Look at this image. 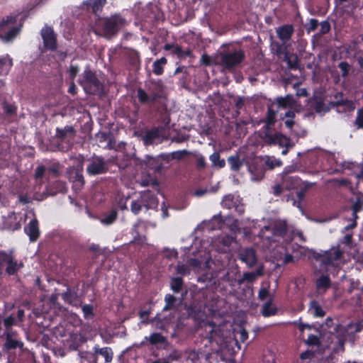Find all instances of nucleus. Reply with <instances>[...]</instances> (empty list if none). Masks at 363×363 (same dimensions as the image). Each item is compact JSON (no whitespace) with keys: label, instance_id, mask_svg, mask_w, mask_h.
<instances>
[{"label":"nucleus","instance_id":"1","mask_svg":"<svg viewBox=\"0 0 363 363\" xmlns=\"http://www.w3.org/2000/svg\"><path fill=\"white\" fill-rule=\"evenodd\" d=\"M125 24V18L117 13L110 17L99 18L95 22L94 33L107 40H111L117 36Z\"/></svg>","mask_w":363,"mask_h":363},{"label":"nucleus","instance_id":"2","mask_svg":"<svg viewBox=\"0 0 363 363\" xmlns=\"http://www.w3.org/2000/svg\"><path fill=\"white\" fill-rule=\"evenodd\" d=\"M147 89L148 93L141 87L137 89V97L142 105H154L166 98L161 79H150Z\"/></svg>","mask_w":363,"mask_h":363},{"label":"nucleus","instance_id":"3","mask_svg":"<svg viewBox=\"0 0 363 363\" xmlns=\"http://www.w3.org/2000/svg\"><path fill=\"white\" fill-rule=\"evenodd\" d=\"M79 84L87 94L101 96L104 93L103 82L99 79L96 72L91 70L89 67L84 70Z\"/></svg>","mask_w":363,"mask_h":363},{"label":"nucleus","instance_id":"4","mask_svg":"<svg viewBox=\"0 0 363 363\" xmlns=\"http://www.w3.org/2000/svg\"><path fill=\"white\" fill-rule=\"evenodd\" d=\"M75 134L76 131L71 125L57 128L55 145L57 150L61 152H68L70 150L73 146Z\"/></svg>","mask_w":363,"mask_h":363},{"label":"nucleus","instance_id":"5","mask_svg":"<svg viewBox=\"0 0 363 363\" xmlns=\"http://www.w3.org/2000/svg\"><path fill=\"white\" fill-rule=\"evenodd\" d=\"M24 264L18 262L12 251L0 250V275L4 272L9 276L16 274Z\"/></svg>","mask_w":363,"mask_h":363},{"label":"nucleus","instance_id":"6","mask_svg":"<svg viewBox=\"0 0 363 363\" xmlns=\"http://www.w3.org/2000/svg\"><path fill=\"white\" fill-rule=\"evenodd\" d=\"M260 138L266 145L269 146L277 145L281 147H293L294 146L291 138L281 133L272 134L269 131H264Z\"/></svg>","mask_w":363,"mask_h":363},{"label":"nucleus","instance_id":"7","mask_svg":"<svg viewBox=\"0 0 363 363\" xmlns=\"http://www.w3.org/2000/svg\"><path fill=\"white\" fill-rule=\"evenodd\" d=\"M245 52L242 50H234L223 54L220 57L221 65L227 69H232L245 60Z\"/></svg>","mask_w":363,"mask_h":363},{"label":"nucleus","instance_id":"8","mask_svg":"<svg viewBox=\"0 0 363 363\" xmlns=\"http://www.w3.org/2000/svg\"><path fill=\"white\" fill-rule=\"evenodd\" d=\"M1 337L4 340L3 344L4 351H11L23 347L24 344L17 330L4 332Z\"/></svg>","mask_w":363,"mask_h":363},{"label":"nucleus","instance_id":"9","mask_svg":"<svg viewBox=\"0 0 363 363\" xmlns=\"http://www.w3.org/2000/svg\"><path fill=\"white\" fill-rule=\"evenodd\" d=\"M342 255L343 252L337 245L323 252L315 253L313 257L316 261L320 262L323 265H330L332 264L334 261L340 259Z\"/></svg>","mask_w":363,"mask_h":363},{"label":"nucleus","instance_id":"10","mask_svg":"<svg viewBox=\"0 0 363 363\" xmlns=\"http://www.w3.org/2000/svg\"><path fill=\"white\" fill-rule=\"evenodd\" d=\"M89 160L90 163L86 167L88 175L96 176L106 174L108 172L107 164L103 157L94 155Z\"/></svg>","mask_w":363,"mask_h":363},{"label":"nucleus","instance_id":"11","mask_svg":"<svg viewBox=\"0 0 363 363\" xmlns=\"http://www.w3.org/2000/svg\"><path fill=\"white\" fill-rule=\"evenodd\" d=\"M40 35L45 50L55 51L57 48V35L52 27L45 26L42 28Z\"/></svg>","mask_w":363,"mask_h":363},{"label":"nucleus","instance_id":"12","mask_svg":"<svg viewBox=\"0 0 363 363\" xmlns=\"http://www.w3.org/2000/svg\"><path fill=\"white\" fill-rule=\"evenodd\" d=\"M221 204L223 208L233 210L239 216L245 212V205L238 196H235L233 194L225 195L222 200Z\"/></svg>","mask_w":363,"mask_h":363},{"label":"nucleus","instance_id":"13","mask_svg":"<svg viewBox=\"0 0 363 363\" xmlns=\"http://www.w3.org/2000/svg\"><path fill=\"white\" fill-rule=\"evenodd\" d=\"M143 12L144 16L149 18L153 23L163 22L164 20V13L160 7L155 4H147L143 10Z\"/></svg>","mask_w":363,"mask_h":363},{"label":"nucleus","instance_id":"14","mask_svg":"<svg viewBox=\"0 0 363 363\" xmlns=\"http://www.w3.org/2000/svg\"><path fill=\"white\" fill-rule=\"evenodd\" d=\"M209 330H207V339L210 343L215 342L216 345L220 344L224 339L223 333L220 328V326H218L216 324L211 323L208 325Z\"/></svg>","mask_w":363,"mask_h":363},{"label":"nucleus","instance_id":"15","mask_svg":"<svg viewBox=\"0 0 363 363\" xmlns=\"http://www.w3.org/2000/svg\"><path fill=\"white\" fill-rule=\"evenodd\" d=\"M239 259L249 267H254L257 262V253L252 247L242 249L239 253Z\"/></svg>","mask_w":363,"mask_h":363},{"label":"nucleus","instance_id":"16","mask_svg":"<svg viewBox=\"0 0 363 363\" xmlns=\"http://www.w3.org/2000/svg\"><path fill=\"white\" fill-rule=\"evenodd\" d=\"M24 233L29 237L30 242H34L37 241L40 235L38 220L36 218L31 220L25 225Z\"/></svg>","mask_w":363,"mask_h":363},{"label":"nucleus","instance_id":"17","mask_svg":"<svg viewBox=\"0 0 363 363\" xmlns=\"http://www.w3.org/2000/svg\"><path fill=\"white\" fill-rule=\"evenodd\" d=\"M139 198L144 207L147 210L155 208L158 206L157 197L150 190L141 192Z\"/></svg>","mask_w":363,"mask_h":363},{"label":"nucleus","instance_id":"18","mask_svg":"<svg viewBox=\"0 0 363 363\" xmlns=\"http://www.w3.org/2000/svg\"><path fill=\"white\" fill-rule=\"evenodd\" d=\"M259 237L266 248H269L273 243L277 242L271 225H265L259 233Z\"/></svg>","mask_w":363,"mask_h":363},{"label":"nucleus","instance_id":"19","mask_svg":"<svg viewBox=\"0 0 363 363\" xmlns=\"http://www.w3.org/2000/svg\"><path fill=\"white\" fill-rule=\"evenodd\" d=\"M234 240V238L229 235L218 237L214 241L217 251L225 253L230 250V247Z\"/></svg>","mask_w":363,"mask_h":363},{"label":"nucleus","instance_id":"20","mask_svg":"<svg viewBox=\"0 0 363 363\" xmlns=\"http://www.w3.org/2000/svg\"><path fill=\"white\" fill-rule=\"evenodd\" d=\"M248 170L256 180H260L264 177L265 169L260 161L257 160H252L248 164Z\"/></svg>","mask_w":363,"mask_h":363},{"label":"nucleus","instance_id":"21","mask_svg":"<svg viewBox=\"0 0 363 363\" xmlns=\"http://www.w3.org/2000/svg\"><path fill=\"white\" fill-rule=\"evenodd\" d=\"M277 34L278 38L283 42L289 41L294 33V27L292 24H284L277 28Z\"/></svg>","mask_w":363,"mask_h":363},{"label":"nucleus","instance_id":"22","mask_svg":"<svg viewBox=\"0 0 363 363\" xmlns=\"http://www.w3.org/2000/svg\"><path fill=\"white\" fill-rule=\"evenodd\" d=\"M277 242H279L281 238H284L288 232L287 224L284 220H277L271 225Z\"/></svg>","mask_w":363,"mask_h":363},{"label":"nucleus","instance_id":"23","mask_svg":"<svg viewBox=\"0 0 363 363\" xmlns=\"http://www.w3.org/2000/svg\"><path fill=\"white\" fill-rule=\"evenodd\" d=\"M263 275V267H259L255 272H245L242 274V277L236 280L237 284L241 286L245 283V281L247 282H253L256 280V279Z\"/></svg>","mask_w":363,"mask_h":363},{"label":"nucleus","instance_id":"24","mask_svg":"<svg viewBox=\"0 0 363 363\" xmlns=\"http://www.w3.org/2000/svg\"><path fill=\"white\" fill-rule=\"evenodd\" d=\"M93 350L95 352L96 356L98 358L99 355L104 358L105 363H110L113 358V352L110 347H100L99 345H94Z\"/></svg>","mask_w":363,"mask_h":363},{"label":"nucleus","instance_id":"25","mask_svg":"<svg viewBox=\"0 0 363 363\" xmlns=\"http://www.w3.org/2000/svg\"><path fill=\"white\" fill-rule=\"evenodd\" d=\"M332 105L335 106L340 113L351 112L355 108L353 101L347 99L337 100L332 102Z\"/></svg>","mask_w":363,"mask_h":363},{"label":"nucleus","instance_id":"26","mask_svg":"<svg viewBox=\"0 0 363 363\" xmlns=\"http://www.w3.org/2000/svg\"><path fill=\"white\" fill-rule=\"evenodd\" d=\"M285 190H291L300 186L301 180L297 176L284 175L282 181Z\"/></svg>","mask_w":363,"mask_h":363},{"label":"nucleus","instance_id":"27","mask_svg":"<svg viewBox=\"0 0 363 363\" xmlns=\"http://www.w3.org/2000/svg\"><path fill=\"white\" fill-rule=\"evenodd\" d=\"M150 310L140 311L138 313L140 318L142 320L141 323L148 324L150 323L155 322L156 328L158 329H164L162 322L157 315L152 320H149L148 316L150 314Z\"/></svg>","mask_w":363,"mask_h":363},{"label":"nucleus","instance_id":"28","mask_svg":"<svg viewBox=\"0 0 363 363\" xmlns=\"http://www.w3.org/2000/svg\"><path fill=\"white\" fill-rule=\"evenodd\" d=\"M106 0H87L85 5L88 9H91L92 13L99 17L104 6L106 4Z\"/></svg>","mask_w":363,"mask_h":363},{"label":"nucleus","instance_id":"29","mask_svg":"<svg viewBox=\"0 0 363 363\" xmlns=\"http://www.w3.org/2000/svg\"><path fill=\"white\" fill-rule=\"evenodd\" d=\"M283 61L286 62L288 67L290 69H297L299 68V60L296 54L291 53L288 50L284 52Z\"/></svg>","mask_w":363,"mask_h":363},{"label":"nucleus","instance_id":"30","mask_svg":"<svg viewBox=\"0 0 363 363\" xmlns=\"http://www.w3.org/2000/svg\"><path fill=\"white\" fill-rule=\"evenodd\" d=\"M62 298L65 303L72 306H76V302L78 301L77 291L74 289L67 286V291L61 294Z\"/></svg>","mask_w":363,"mask_h":363},{"label":"nucleus","instance_id":"31","mask_svg":"<svg viewBox=\"0 0 363 363\" xmlns=\"http://www.w3.org/2000/svg\"><path fill=\"white\" fill-rule=\"evenodd\" d=\"M276 102L279 108H287L294 107L296 101L292 95L287 94L284 97H277L276 99Z\"/></svg>","mask_w":363,"mask_h":363},{"label":"nucleus","instance_id":"32","mask_svg":"<svg viewBox=\"0 0 363 363\" xmlns=\"http://www.w3.org/2000/svg\"><path fill=\"white\" fill-rule=\"evenodd\" d=\"M167 64V60L165 57L156 60L152 64V72L157 76L162 75L164 73V68Z\"/></svg>","mask_w":363,"mask_h":363},{"label":"nucleus","instance_id":"33","mask_svg":"<svg viewBox=\"0 0 363 363\" xmlns=\"http://www.w3.org/2000/svg\"><path fill=\"white\" fill-rule=\"evenodd\" d=\"M230 169L234 172H238L243 165L244 160H241L238 155H231L227 160Z\"/></svg>","mask_w":363,"mask_h":363},{"label":"nucleus","instance_id":"34","mask_svg":"<svg viewBox=\"0 0 363 363\" xmlns=\"http://www.w3.org/2000/svg\"><path fill=\"white\" fill-rule=\"evenodd\" d=\"M160 130L157 128H152L147 131L143 137L144 144L146 145H152L155 139L159 138Z\"/></svg>","mask_w":363,"mask_h":363},{"label":"nucleus","instance_id":"35","mask_svg":"<svg viewBox=\"0 0 363 363\" xmlns=\"http://www.w3.org/2000/svg\"><path fill=\"white\" fill-rule=\"evenodd\" d=\"M80 363H97V357L95 352L84 351L79 353Z\"/></svg>","mask_w":363,"mask_h":363},{"label":"nucleus","instance_id":"36","mask_svg":"<svg viewBox=\"0 0 363 363\" xmlns=\"http://www.w3.org/2000/svg\"><path fill=\"white\" fill-rule=\"evenodd\" d=\"M277 112V111H274L271 107H268L264 125V128L267 129L266 131H269L271 127L274 125Z\"/></svg>","mask_w":363,"mask_h":363},{"label":"nucleus","instance_id":"37","mask_svg":"<svg viewBox=\"0 0 363 363\" xmlns=\"http://www.w3.org/2000/svg\"><path fill=\"white\" fill-rule=\"evenodd\" d=\"M165 305L163 307V311H168L170 310L175 309L177 308V298L170 294H167L164 296Z\"/></svg>","mask_w":363,"mask_h":363},{"label":"nucleus","instance_id":"38","mask_svg":"<svg viewBox=\"0 0 363 363\" xmlns=\"http://www.w3.org/2000/svg\"><path fill=\"white\" fill-rule=\"evenodd\" d=\"M184 286V280L180 277H172L170 279V289L174 293H180Z\"/></svg>","mask_w":363,"mask_h":363},{"label":"nucleus","instance_id":"39","mask_svg":"<svg viewBox=\"0 0 363 363\" xmlns=\"http://www.w3.org/2000/svg\"><path fill=\"white\" fill-rule=\"evenodd\" d=\"M118 217V211L113 208L108 213L104 214V217L101 219V223L109 225L113 224Z\"/></svg>","mask_w":363,"mask_h":363},{"label":"nucleus","instance_id":"40","mask_svg":"<svg viewBox=\"0 0 363 363\" xmlns=\"http://www.w3.org/2000/svg\"><path fill=\"white\" fill-rule=\"evenodd\" d=\"M277 313V308L272 306V301L269 299L262 307V314L264 317L274 315Z\"/></svg>","mask_w":363,"mask_h":363},{"label":"nucleus","instance_id":"41","mask_svg":"<svg viewBox=\"0 0 363 363\" xmlns=\"http://www.w3.org/2000/svg\"><path fill=\"white\" fill-rule=\"evenodd\" d=\"M209 160L212 162V166L216 168H223L225 166V161L223 159L220 158V153L218 152H214L209 157Z\"/></svg>","mask_w":363,"mask_h":363},{"label":"nucleus","instance_id":"42","mask_svg":"<svg viewBox=\"0 0 363 363\" xmlns=\"http://www.w3.org/2000/svg\"><path fill=\"white\" fill-rule=\"evenodd\" d=\"M1 321L5 328L4 332L15 330L13 328V326L16 325L18 323L13 314L6 316L3 319L1 318Z\"/></svg>","mask_w":363,"mask_h":363},{"label":"nucleus","instance_id":"43","mask_svg":"<svg viewBox=\"0 0 363 363\" xmlns=\"http://www.w3.org/2000/svg\"><path fill=\"white\" fill-rule=\"evenodd\" d=\"M20 33V28L18 27H13L4 35H0V38L4 42H11L12 41L17 35Z\"/></svg>","mask_w":363,"mask_h":363},{"label":"nucleus","instance_id":"44","mask_svg":"<svg viewBox=\"0 0 363 363\" xmlns=\"http://www.w3.org/2000/svg\"><path fill=\"white\" fill-rule=\"evenodd\" d=\"M318 289H328L331 286V280L328 275H322L316 281Z\"/></svg>","mask_w":363,"mask_h":363},{"label":"nucleus","instance_id":"45","mask_svg":"<svg viewBox=\"0 0 363 363\" xmlns=\"http://www.w3.org/2000/svg\"><path fill=\"white\" fill-rule=\"evenodd\" d=\"M73 184L76 189H80L83 187L85 183L84 176L82 171L77 170L73 176Z\"/></svg>","mask_w":363,"mask_h":363},{"label":"nucleus","instance_id":"46","mask_svg":"<svg viewBox=\"0 0 363 363\" xmlns=\"http://www.w3.org/2000/svg\"><path fill=\"white\" fill-rule=\"evenodd\" d=\"M12 66V60L6 57L0 58V75L6 74Z\"/></svg>","mask_w":363,"mask_h":363},{"label":"nucleus","instance_id":"47","mask_svg":"<svg viewBox=\"0 0 363 363\" xmlns=\"http://www.w3.org/2000/svg\"><path fill=\"white\" fill-rule=\"evenodd\" d=\"M264 164L269 169H273L276 167H281L283 162L280 159H277L273 156H267Z\"/></svg>","mask_w":363,"mask_h":363},{"label":"nucleus","instance_id":"48","mask_svg":"<svg viewBox=\"0 0 363 363\" xmlns=\"http://www.w3.org/2000/svg\"><path fill=\"white\" fill-rule=\"evenodd\" d=\"M149 341L151 345H155L157 344H164L167 340L162 334L159 333H153L150 335Z\"/></svg>","mask_w":363,"mask_h":363},{"label":"nucleus","instance_id":"49","mask_svg":"<svg viewBox=\"0 0 363 363\" xmlns=\"http://www.w3.org/2000/svg\"><path fill=\"white\" fill-rule=\"evenodd\" d=\"M17 18L14 16H7L1 18L0 20V31L4 29L9 25L15 24Z\"/></svg>","mask_w":363,"mask_h":363},{"label":"nucleus","instance_id":"50","mask_svg":"<svg viewBox=\"0 0 363 363\" xmlns=\"http://www.w3.org/2000/svg\"><path fill=\"white\" fill-rule=\"evenodd\" d=\"M347 329L350 330L352 333L362 332L363 330V320L350 323L347 325Z\"/></svg>","mask_w":363,"mask_h":363},{"label":"nucleus","instance_id":"51","mask_svg":"<svg viewBox=\"0 0 363 363\" xmlns=\"http://www.w3.org/2000/svg\"><path fill=\"white\" fill-rule=\"evenodd\" d=\"M84 318L86 320L92 319L94 317V306L91 304H84L82 306Z\"/></svg>","mask_w":363,"mask_h":363},{"label":"nucleus","instance_id":"52","mask_svg":"<svg viewBox=\"0 0 363 363\" xmlns=\"http://www.w3.org/2000/svg\"><path fill=\"white\" fill-rule=\"evenodd\" d=\"M311 308L313 309L314 316L315 317H323L325 315V312L319 305V303L313 300L311 302Z\"/></svg>","mask_w":363,"mask_h":363},{"label":"nucleus","instance_id":"53","mask_svg":"<svg viewBox=\"0 0 363 363\" xmlns=\"http://www.w3.org/2000/svg\"><path fill=\"white\" fill-rule=\"evenodd\" d=\"M143 207H144V206L139 198L137 200L132 201L130 204V211L135 215H138L141 211Z\"/></svg>","mask_w":363,"mask_h":363},{"label":"nucleus","instance_id":"54","mask_svg":"<svg viewBox=\"0 0 363 363\" xmlns=\"http://www.w3.org/2000/svg\"><path fill=\"white\" fill-rule=\"evenodd\" d=\"M357 129H363V108H359L357 111V116L354 121Z\"/></svg>","mask_w":363,"mask_h":363},{"label":"nucleus","instance_id":"55","mask_svg":"<svg viewBox=\"0 0 363 363\" xmlns=\"http://www.w3.org/2000/svg\"><path fill=\"white\" fill-rule=\"evenodd\" d=\"M313 108L317 113H320L322 111H327L325 108V104L321 99H315L313 104Z\"/></svg>","mask_w":363,"mask_h":363},{"label":"nucleus","instance_id":"56","mask_svg":"<svg viewBox=\"0 0 363 363\" xmlns=\"http://www.w3.org/2000/svg\"><path fill=\"white\" fill-rule=\"evenodd\" d=\"M46 171V167L44 165H38L35 169L34 178L36 181L41 180Z\"/></svg>","mask_w":363,"mask_h":363},{"label":"nucleus","instance_id":"57","mask_svg":"<svg viewBox=\"0 0 363 363\" xmlns=\"http://www.w3.org/2000/svg\"><path fill=\"white\" fill-rule=\"evenodd\" d=\"M306 344L308 346H319L320 345V341L317 335L311 334L306 340Z\"/></svg>","mask_w":363,"mask_h":363},{"label":"nucleus","instance_id":"58","mask_svg":"<svg viewBox=\"0 0 363 363\" xmlns=\"http://www.w3.org/2000/svg\"><path fill=\"white\" fill-rule=\"evenodd\" d=\"M338 67L340 69L342 72V77H346L350 72V65L349 63L346 61H342L339 63Z\"/></svg>","mask_w":363,"mask_h":363},{"label":"nucleus","instance_id":"59","mask_svg":"<svg viewBox=\"0 0 363 363\" xmlns=\"http://www.w3.org/2000/svg\"><path fill=\"white\" fill-rule=\"evenodd\" d=\"M189 154L186 150L174 151L172 153V157L175 160H182Z\"/></svg>","mask_w":363,"mask_h":363},{"label":"nucleus","instance_id":"60","mask_svg":"<svg viewBox=\"0 0 363 363\" xmlns=\"http://www.w3.org/2000/svg\"><path fill=\"white\" fill-rule=\"evenodd\" d=\"M234 101L235 108L239 111L244 107L245 99L244 96H237L234 98ZM238 113H239V111H238Z\"/></svg>","mask_w":363,"mask_h":363},{"label":"nucleus","instance_id":"61","mask_svg":"<svg viewBox=\"0 0 363 363\" xmlns=\"http://www.w3.org/2000/svg\"><path fill=\"white\" fill-rule=\"evenodd\" d=\"M79 71V68L78 65H71L69 68V70H68V74H69V77L70 79H72L73 81L74 79V78L77 77Z\"/></svg>","mask_w":363,"mask_h":363},{"label":"nucleus","instance_id":"62","mask_svg":"<svg viewBox=\"0 0 363 363\" xmlns=\"http://www.w3.org/2000/svg\"><path fill=\"white\" fill-rule=\"evenodd\" d=\"M330 24L328 21H323L320 23V33L322 35L327 34L330 30Z\"/></svg>","mask_w":363,"mask_h":363},{"label":"nucleus","instance_id":"63","mask_svg":"<svg viewBox=\"0 0 363 363\" xmlns=\"http://www.w3.org/2000/svg\"><path fill=\"white\" fill-rule=\"evenodd\" d=\"M284 189H285V188L281 182V184H277L272 187V194L276 196H279L283 193Z\"/></svg>","mask_w":363,"mask_h":363},{"label":"nucleus","instance_id":"64","mask_svg":"<svg viewBox=\"0 0 363 363\" xmlns=\"http://www.w3.org/2000/svg\"><path fill=\"white\" fill-rule=\"evenodd\" d=\"M177 272L181 275H186L189 274L190 269L186 264H178L177 267Z\"/></svg>","mask_w":363,"mask_h":363}]
</instances>
